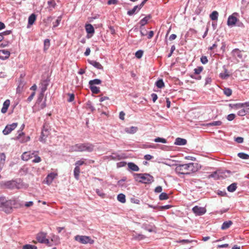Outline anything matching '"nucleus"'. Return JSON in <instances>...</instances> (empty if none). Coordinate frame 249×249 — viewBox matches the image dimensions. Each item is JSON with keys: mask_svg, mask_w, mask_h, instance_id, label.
Segmentation results:
<instances>
[{"mask_svg": "<svg viewBox=\"0 0 249 249\" xmlns=\"http://www.w3.org/2000/svg\"><path fill=\"white\" fill-rule=\"evenodd\" d=\"M16 201L14 199L7 200L4 196H0V211L10 213L12 211L13 207L16 205Z\"/></svg>", "mask_w": 249, "mask_h": 249, "instance_id": "f257e3e1", "label": "nucleus"}, {"mask_svg": "<svg viewBox=\"0 0 249 249\" xmlns=\"http://www.w3.org/2000/svg\"><path fill=\"white\" fill-rule=\"evenodd\" d=\"M94 146L93 144L86 142L84 143H77L71 146L70 149L73 152H91L93 151Z\"/></svg>", "mask_w": 249, "mask_h": 249, "instance_id": "f03ea898", "label": "nucleus"}, {"mask_svg": "<svg viewBox=\"0 0 249 249\" xmlns=\"http://www.w3.org/2000/svg\"><path fill=\"white\" fill-rule=\"evenodd\" d=\"M133 176L135 181L141 183L151 184L154 181V177L148 173H134Z\"/></svg>", "mask_w": 249, "mask_h": 249, "instance_id": "7ed1b4c3", "label": "nucleus"}, {"mask_svg": "<svg viewBox=\"0 0 249 249\" xmlns=\"http://www.w3.org/2000/svg\"><path fill=\"white\" fill-rule=\"evenodd\" d=\"M176 167L175 169L176 173L178 175H189L188 171V163L176 164Z\"/></svg>", "mask_w": 249, "mask_h": 249, "instance_id": "20e7f679", "label": "nucleus"}, {"mask_svg": "<svg viewBox=\"0 0 249 249\" xmlns=\"http://www.w3.org/2000/svg\"><path fill=\"white\" fill-rule=\"evenodd\" d=\"M1 186L3 188L9 189H14L15 188L18 189L19 183H18L17 180H11L9 181H6L4 182H2Z\"/></svg>", "mask_w": 249, "mask_h": 249, "instance_id": "39448f33", "label": "nucleus"}, {"mask_svg": "<svg viewBox=\"0 0 249 249\" xmlns=\"http://www.w3.org/2000/svg\"><path fill=\"white\" fill-rule=\"evenodd\" d=\"M74 239L83 244L88 243L92 244L94 243V240L91 239V238L88 236L77 235L74 237Z\"/></svg>", "mask_w": 249, "mask_h": 249, "instance_id": "423d86ee", "label": "nucleus"}, {"mask_svg": "<svg viewBox=\"0 0 249 249\" xmlns=\"http://www.w3.org/2000/svg\"><path fill=\"white\" fill-rule=\"evenodd\" d=\"M238 16L237 13H233L232 15H230L227 20V25L229 27H233L235 26L236 23L237 21V16Z\"/></svg>", "mask_w": 249, "mask_h": 249, "instance_id": "0eeeda50", "label": "nucleus"}, {"mask_svg": "<svg viewBox=\"0 0 249 249\" xmlns=\"http://www.w3.org/2000/svg\"><path fill=\"white\" fill-rule=\"evenodd\" d=\"M47 233L43 232H40L36 235V240L42 244H49V240L46 238Z\"/></svg>", "mask_w": 249, "mask_h": 249, "instance_id": "6e6552de", "label": "nucleus"}, {"mask_svg": "<svg viewBox=\"0 0 249 249\" xmlns=\"http://www.w3.org/2000/svg\"><path fill=\"white\" fill-rule=\"evenodd\" d=\"M49 135V131L48 128V126H46V125L44 124L42 129V132L39 138V141L43 143H45L46 142V139Z\"/></svg>", "mask_w": 249, "mask_h": 249, "instance_id": "1a4fd4ad", "label": "nucleus"}, {"mask_svg": "<svg viewBox=\"0 0 249 249\" xmlns=\"http://www.w3.org/2000/svg\"><path fill=\"white\" fill-rule=\"evenodd\" d=\"M151 18V16L150 15L145 17L142 19L139 22V24L141 25L140 26V33L142 36H146V33H143L142 30L144 29L143 27L147 23L148 20Z\"/></svg>", "mask_w": 249, "mask_h": 249, "instance_id": "9d476101", "label": "nucleus"}, {"mask_svg": "<svg viewBox=\"0 0 249 249\" xmlns=\"http://www.w3.org/2000/svg\"><path fill=\"white\" fill-rule=\"evenodd\" d=\"M17 125L18 123H17L7 125L2 131L3 134L5 135L9 134L17 127Z\"/></svg>", "mask_w": 249, "mask_h": 249, "instance_id": "9b49d317", "label": "nucleus"}, {"mask_svg": "<svg viewBox=\"0 0 249 249\" xmlns=\"http://www.w3.org/2000/svg\"><path fill=\"white\" fill-rule=\"evenodd\" d=\"M192 211L196 215L198 216L202 215L206 212V210L205 208L197 206L194 207L192 209Z\"/></svg>", "mask_w": 249, "mask_h": 249, "instance_id": "f8f14e48", "label": "nucleus"}, {"mask_svg": "<svg viewBox=\"0 0 249 249\" xmlns=\"http://www.w3.org/2000/svg\"><path fill=\"white\" fill-rule=\"evenodd\" d=\"M38 153L37 151H34L33 152H25L21 156V159L25 161H27L30 159L33 158L34 154H36Z\"/></svg>", "mask_w": 249, "mask_h": 249, "instance_id": "ddd939ff", "label": "nucleus"}, {"mask_svg": "<svg viewBox=\"0 0 249 249\" xmlns=\"http://www.w3.org/2000/svg\"><path fill=\"white\" fill-rule=\"evenodd\" d=\"M142 228L150 232H152L155 231L154 229H156V227L153 224H147L144 223L142 225Z\"/></svg>", "mask_w": 249, "mask_h": 249, "instance_id": "4468645a", "label": "nucleus"}, {"mask_svg": "<svg viewBox=\"0 0 249 249\" xmlns=\"http://www.w3.org/2000/svg\"><path fill=\"white\" fill-rule=\"evenodd\" d=\"M10 53L7 50H0V59L1 60H5L10 56Z\"/></svg>", "mask_w": 249, "mask_h": 249, "instance_id": "2eb2a0df", "label": "nucleus"}, {"mask_svg": "<svg viewBox=\"0 0 249 249\" xmlns=\"http://www.w3.org/2000/svg\"><path fill=\"white\" fill-rule=\"evenodd\" d=\"M189 167H188V171H189V175L192 173L196 172L197 171L198 168L197 163L191 162L188 163Z\"/></svg>", "mask_w": 249, "mask_h": 249, "instance_id": "dca6fc26", "label": "nucleus"}, {"mask_svg": "<svg viewBox=\"0 0 249 249\" xmlns=\"http://www.w3.org/2000/svg\"><path fill=\"white\" fill-rule=\"evenodd\" d=\"M89 64L93 66L94 67L96 68L98 70H103V67L102 65L98 62L95 60H88Z\"/></svg>", "mask_w": 249, "mask_h": 249, "instance_id": "f3484780", "label": "nucleus"}, {"mask_svg": "<svg viewBox=\"0 0 249 249\" xmlns=\"http://www.w3.org/2000/svg\"><path fill=\"white\" fill-rule=\"evenodd\" d=\"M128 168L129 170L132 171L137 172L140 170L139 167L134 162H130L127 163Z\"/></svg>", "mask_w": 249, "mask_h": 249, "instance_id": "a211bd4d", "label": "nucleus"}, {"mask_svg": "<svg viewBox=\"0 0 249 249\" xmlns=\"http://www.w3.org/2000/svg\"><path fill=\"white\" fill-rule=\"evenodd\" d=\"M187 143V140L181 138L176 139L174 144L177 145H184Z\"/></svg>", "mask_w": 249, "mask_h": 249, "instance_id": "6ab92c4d", "label": "nucleus"}, {"mask_svg": "<svg viewBox=\"0 0 249 249\" xmlns=\"http://www.w3.org/2000/svg\"><path fill=\"white\" fill-rule=\"evenodd\" d=\"M10 103V102L9 99H7L4 102L2 107L1 109V113H5L7 112L8 107H9Z\"/></svg>", "mask_w": 249, "mask_h": 249, "instance_id": "aec40b11", "label": "nucleus"}, {"mask_svg": "<svg viewBox=\"0 0 249 249\" xmlns=\"http://www.w3.org/2000/svg\"><path fill=\"white\" fill-rule=\"evenodd\" d=\"M85 29L87 33L89 34L93 35L95 32L93 26L90 24H86Z\"/></svg>", "mask_w": 249, "mask_h": 249, "instance_id": "412c9836", "label": "nucleus"}, {"mask_svg": "<svg viewBox=\"0 0 249 249\" xmlns=\"http://www.w3.org/2000/svg\"><path fill=\"white\" fill-rule=\"evenodd\" d=\"M140 5L141 3L139 5L135 6L131 10L127 11V14L129 16H132L135 13L137 9H138V12L143 6H141V7H140Z\"/></svg>", "mask_w": 249, "mask_h": 249, "instance_id": "4be33fe9", "label": "nucleus"}, {"mask_svg": "<svg viewBox=\"0 0 249 249\" xmlns=\"http://www.w3.org/2000/svg\"><path fill=\"white\" fill-rule=\"evenodd\" d=\"M55 176L56 175L53 173H51L48 175L46 178L47 183L48 184H51L53 180L55 178Z\"/></svg>", "mask_w": 249, "mask_h": 249, "instance_id": "5701e85b", "label": "nucleus"}, {"mask_svg": "<svg viewBox=\"0 0 249 249\" xmlns=\"http://www.w3.org/2000/svg\"><path fill=\"white\" fill-rule=\"evenodd\" d=\"M232 224V222L231 220L224 221L221 227V229L223 230L228 229Z\"/></svg>", "mask_w": 249, "mask_h": 249, "instance_id": "b1692460", "label": "nucleus"}, {"mask_svg": "<svg viewBox=\"0 0 249 249\" xmlns=\"http://www.w3.org/2000/svg\"><path fill=\"white\" fill-rule=\"evenodd\" d=\"M138 129L137 127L132 126L130 127L125 128V131L129 134H134L137 131Z\"/></svg>", "mask_w": 249, "mask_h": 249, "instance_id": "393cba45", "label": "nucleus"}, {"mask_svg": "<svg viewBox=\"0 0 249 249\" xmlns=\"http://www.w3.org/2000/svg\"><path fill=\"white\" fill-rule=\"evenodd\" d=\"M48 86V82L46 80L43 81L41 83L40 86V91L43 93H45V91L47 89V87Z\"/></svg>", "mask_w": 249, "mask_h": 249, "instance_id": "a878e982", "label": "nucleus"}, {"mask_svg": "<svg viewBox=\"0 0 249 249\" xmlns=\"http://www.w3.org/2000/svg\"><path fill=\"white\" fill-rule=\"evenodd\" d=\"M36 16L35 14H32L28 18V25H33L35 21H36Z\"/></svg>", "mask_w": 249, "mask_h": 249, "instance_id": "bb28decb", "label": "nucleus"}, {"mask_svg": "<svg viewBox=\"0 0 249 249\" xmlns=\"http://www.w3.org/2000/svg\"><path fill=\"white\" fill-rule=\"evenodd\" d=\"M102 83V81L99 79H94L90 80L89 82V86H95V85H100Z\"/></svg>", "mask_w": 249, "mask_h": 249, "instance_id": "cd10ccee", "label": "nucleus"}, {"mask_svg": "<svg viewBox=\"0 0 249 249\" xmlns=\"http://www.w3.org/2000/svg\"><path fill=\"white\" fill-rule=\"evenodd\" d=\"M80 173V167H78V166H75V167L74 169V171H73V174H74V178L76 180H78L79 178Z\"/></svg>", "mask_w": 249, "mask_h": 249, "instance_id": "c85d7f7f", "label": "nucleus"}, {"mask_svg": "<svg viewBox=\"0 0 249 249\" xmlns=\"http://www.w3.org/2000/svg\"><path fill=\"white\" fill-rule=\"evenodd\" d=\"M232 53L234 56H236L239 58L242 57L241 52L238 49H235L232 50Z\"/></svg>", "mask_w": 249, "mask_h": 249, "instance_id": "c756f323", "label": "nucleus"}, {"mask_svg": "<svg viewBox=\"0 0 249 249\" xmlns=\"http://www.w3.org/2000/svg\"><path fill=\"white\" fill-rule=\"evenodd\" d=\"M155 85L159 89H162L164 86V83L162 79H158L155 83Z\"/></svg>", "mask_w": 249, "mask_h": 249, "instance_id": "7c9ffc66", "label": "nucleus"}, {"mask_svg": "<svg viewBox=\"0 0 249 249\" xmlns=\"http://www.w3.org/2000/svg\"><path fill=\"white\" fill-rule=\"evenodd\" d=\"M237 188V184L236 183H233L227 187V190L229 192H234Z\"/></svg>", "mask_w": 249, "mask_h": 249, "instance_id": "2f4dec72", "label": "nucleus"}, {"mask_svg": "<svg viewBox=\"0 0 249 249\" xmlns=\"http://www.w3.org/2000/svg\"><path fill=\"white\" fill-rule=\"evenodd\" d=\"M218 17V13L213 11L210 15V18L212 20H217Z\"/></svg>", "mask_w": 249, "mask_h": 249, "instance_id": "473e14b6", "label": "nucleus"}, {"mask_svg": "<svg viewBox=\"0 0 249 249\" xmlns=\"http://www.w3.org/2000/svg\"><path fill=\"white\" fill-rule=\"evenodd\" d=\"M117 200L121 202V203H124L126 201V199H125V196L123 194H119L118 196H117Z\"/></svg>", "mask_w": 249, "mask_h": 249, "instance_id": "72a5a7b5", "label": "nucleus"}, {"mask_svg": "<svg viewBox=\"0 0 249 249\" xmlns=\"http://www.w3.org/2000/svg\"><path fill=\"white\" fill-rule=\"evenodd\" d=\"M222 122L220 121H213L206 124L207 126H219L222 124Z\"/></svg>", "mask_w": 249, "mask_h": 249, "instance_id": "f704fd0d", "label": "nucleus"}, {"mask_svg": "<svg viewBox=\"0 0 249 249\" xmlns=\"http://www.w3.org/2000/svg\"><path fill=\"white\" fill-rule=\"evenodd\" d=\"M0 168H2V166L4 165V162L5 161L6 156L4 153H1L0 154Z\"/></svg>", "mask_w": 249, "mask_h": 249, "instance_id": "c9c22d12", "label": "nucleus"}, {"mask_svg": "<svg viewBox=\"0 0 249 249\" xmlns=\"http://www.w3.org/2000/svg\"><path fill=\"white\" fill-rule=\"evenodd\" d=\"M89 88L92 93L98 94L100 91L99 88L96 86H89Z\"/></svg>", "mask_w": 249, "mask_h": 249, "instance_id": "e433bc0d", "label": "nucleus"}, {"mask_svg": "<svg viewBox=\"0 0 249 249\" xmlns=\"http://www.w3.org/2000/svg\"><path fill=\"white\" fill-rule=\"evenodd\" d=\"M237 156H238V157H239L240 158L242 159H244V160L249 159V155H248L246 153H243V152L239 153L237 154Z\"/></svg>", "mask_w": 249, "mask_h": 249, "instance_id": "4c0bfd02", "label": "nucleus"}, {"mask_svg": "<svg viewBox=\"0 0 249 249\" xmlns=\"http://www.w3.org/2000/svg\"><path fill=\"white\" fill-rule=\"evenodd\" d=\"M169 198L168 194L166 193H161L159 196V199L160 200H167Z\"/></svg>", "mask_w": 249, "mask_h": 249, "instance_id": "58836bf2", "label": "nucleus"}, {"mask_svg": "<svg viewBox=\"0 0 249 249\" xmlns=\"http://www.w3.org/2000/svg\"><path fill=\"white\" fill-rule=\"evenodd\" d=\"M126 180V177H124L123 178H122L121 179L119 180L118 182H117V185L120 186V187H126V185H124L123 183L124 182L125 180Z\"/></svg>", "mask_w": 249, "mask_h": 249, "instance_id": "ea45409f", "label": "nucleus"}, {"mask_svg": "<svg viewBox=\"0 0 249 249\" xmlns=\"http://www.w3.org/2000/svg\"><path fill=\"white\" fill-rule=\"evenodd\" d=\"M24 86V83L23 81H20L18 85V87L17 88V92L18 93L20 92L23 89V88Z\"/></svg>", "mask_w": 249, "mask_h": 249, "instance_id": "a19ab883", "label": "nucleus"}, {"mask_svg": "<svg viewBox=\"0 0 249 249\" xmlns=\"http://www.w3.org/2000/svg\"><path fill=\"white\" fill-rule=\"evenodd\" d=\"M223 92L224 94L226 95L227 96H230L232 94V90L228 88H224Z\"/></svg>", "mask_w": 249, "mask_h": 249, "instance_id": "79ce46f5", "label": "nucleus"}, {"mask_svg": "<svg viewBox=\"0 0 249 249\" xmlns=\"http://www.w3.org/2000/svg\"><path fill=\"white\" fill-rule=\"evenodd\" d=\"M37 154H34L33 156L34 159L32 160V162L34 163H38L41 161V160L40 157L37 155Z\"/></svg>", "mask_w": 249, "mask_h": 249, "instance_id": "37998d69", "label": "nucleus"}, {"mask_svg": "<svg viewBox=\"0 0 249 249\" xmlns=\"http://www.w3.org/2000/svg\"><path fill=\"white\" fill-rule=\"evenodd\" d=\"M154 141L155 142H161L163 143H166L167 142V140L165 139L160 137L155 138L154 140Z\"/></svg>", "mask_w": 249, "mask_h": 249, "instance_id": "c03bdc74", "label": "nucleus"}, {"mask_svg": "<svg viewBox=\"0 0 249 249\" xmlns=\"http://www.w3.org/2000/svg\"><path fill=\"white\" fill-rule=\"evenodd\" d=\"M37 249V248L36 246L35 245H31V244H26L22 247V249Z\"/></svg>", "mask_w": 249, "mask_h": 249, "instance_id": "a18cd8bd", "label": "nucleus"}, {"mask_svg": "<svg viewBox=\"0 0 249 249\" xmlns=\"http://www.w3.org/2000/svg\"><path fill=\"white\" fill-rule=\"evenodd\" d=\"M61 20V16L58 17L57 19H56V20L53 22V27L55 28V27H57L59 25Z\"/></svg>", "mask_w": 249, "mask_h": 249, "instance_id": "49530a36", "label": "nucleus"}, {"mask_svg": "<svg viewBox=\"0 0 249 249\" xmlns=\"http://www.w3.org/2000/svg\"><path fill=\"white\" fill-rule=\"evenodd\" d=\"M44 50H47L50 46V41L49 39H45L44 41Z\"/></svg>", "mask_w": 249, "mask_h": 249, "instance_id": "de8ad7c7", "label": "nucleus"}, {"mask_svg": "<svg viewBox=\"0 0 249 249\" xmlns=\"http://www.w3.org/2000/svg\"><path fill=\"white\" fill-rule=\"evenodd\" d=\"M143 53V51L142 50H139L136 52L135 56L137 58H139V59L141 58L142 56Z\"/></svg>", "mask_w": 249, "mask_h": 249, "instance_id": "09e8293b", "label": "nucleus"}, {"mask_svg": "<svg viewBox=\"0 0 249 249\" xmlns=\"http://www.w3.org/2000/svg\"><path fill=\"white\" fill-rule=\"evenodd\" d=\"M84 159H82L79 160L77 161L75 163V165L76 166H78V167H80V166L83 165L84 164H86L84 161Z\"/></svg>", "mask_w": 249, "mask_h": 249, "instance_id": "8fccbe9b", "label": "nucleus"}, {"mask_svg": "<svg viewBox=\"0 0 249 249\" xmlns=\"http://www.w3.org/2000/svg\"><path fill=\"white\" fill-rule=\"evenodd\" d=\"M203 70V68L202 66L198 67L197 68L194 69V73L196 74H199Z\"/></svg>", "mask_w": 249, "mask_h": 249, "instance_id": "3c124183", "label": "nucleus"}, {"mask_svg": "<svg viewBox=\"0 0 249 249\" xmlns=\"http://www.w3.org/2000/svg\"><path fill=\"white\" fill-rule=\"evenodd\" d=\"M87 106L88 108H89L92 112L95 110L94 107L92 106L91 102L90 101H89L87 103Z\"/></svg>", "mask_w": 249, "mask_h": 249, "instance_id": "603ef678", "label": "nucleus"}, {"mask_svg": "<svg viewBox=\"0 0 249 249\" xmlns=\"http://www.w3.org/2000/svg\"><path fill=\"white\" fill-rule=\"evenodd\" d=\"M247 114V111L245 109H241L237 112V114L240 116H244Z\"/></svg>", "mask_w": 249, "mask_h": 249, "instance_id": "864d4df0", "label": "nucleus"}, {"mask_svg": "<svg viewBox=\"0 0 249 249\" xmlns=\"http://www.w3.org/2000/svg\"><path fill=\"white\" fill-rule=\"evenodd\" d=\"M200 61L203 64H206L208 63V60L207 56L203 55L200 58Z\"/></svg>", "mask_w": 249, "mask_h": 249, "instance_id": "5fc2aeb1", "label": "nucleus"}, {"mask_svg": "<svg viewBox=\"0 0 249 249\" xmlns=\"http://www.w3.org/2000/svg\"><path fill=\"white\" fill-rule=\"evenodd\" d=\"M9 44H10V42L9 41L4 40L0 44V47L2 48H4L8 46Z\"/></svg>", "mask_w": 249, "mask_h": 249, "instance_id": "6e6d98bb", "label": "nucleus"}, {"mask_svg": "<svg viewBox=\"0 0 249 249\" xmlns=\"http://www.w3.org/2000/svg\"><path fill=\"white\" fill-rule=\"evenodd\" d=\"M126 164V162L122 161L117 163V167L118 168H121L125 166Z\"/></svg>", "mask_w": 249, "mask_h": 249, "instance_id": "4d7b16f0", "label": "nucleus"}, {"mask_svg": "<svg viewBox=\"0 0 249 249\" xmlns=\"http://www.w3.org/2000/svg\"><path fill=\"white\" fill-rule=\"evenodd\" d=\"M112 159L116 160H120L122 159V157L120 155H117L116 154H113V155L111 156Z\"/></svg>", "mask_w": 249, "mask_h": 249, "instance_id": "13d9d810", "label": "nucleus"}, {"mask_svg": "<svg viewBox=\"0 0 249 249\" xmlns=\"http://www.w3.org/2000/svg\"><path fill=\"white\" fill-rule=\"evenodd\" d=\"M44 93L40 92V93L38 95V96L37 100V102L38 103H40L42 101L43 97H44Z\"/></svg>", "mask_w": 249, "mask_h": 249, "instance_id": "bf43d9fd", "label": "nucleus"}, {"mask_svg": "<svg viewBox=\"0 0 249 249\" xmlns=\"http://www.w3.org/2000/svg\"><path fill=\"white\" fill-rule=\"evenodd\" d=\"M235 117V115L233 113H231L227 116V119L229 121H232Z\"/></svg>", "mask_w": 249, "mask_h": 249, "instance_id": "052dcab7", "label": "nucleus"}, {"mask_svg": "<svg viewBox=\"0 0 249 249\" xmlns=\"http://www.w3.org/2000/svg\"><path fill=\"white\" fill-rule=\"evenodd\" d=\"M172 206L170 205H166L164 206H160L159 207L160 210H167L170 209Z\"/></svg>", "mask_w": 249, "mask_h": 249, "instance_id": "680f3d73", "label": "nucleus"}, {"mask_svg": "<svg viewBox=\"0 0 249 249\" xmlns=\"http://www.w3.org/2000/svg\"><path fill=\"white\" fill-rule=\"evenodd\" d=\"M48 4L49 6H52L53 8H54L56 5V3L54 0H50L48 1Z\"/></svg>", "mask_w": 249, "mask_h": 249, "instance_id": "e2e57ef3", "label": "nucleus"}, {"mask_svg": "<svg viewBox=\"0 0 249 249\" xmlns=\"http://www.w3.org/2000/svg\"><path fill=\"white\" fill-rule=\"evenodd\" d=\"M69 98L68 99L69 102H71L74 100V94L73 93H69Z\"/></svg>", "mask_w": 249, "mask_h": 249, "instance_id": "0e129e2a", "label": "nucleus"}, {"mask_svg": "<svg viewBox=\"0 0 249 249\" xmlns=\"http://www.w3.org/2000/svg\"><path fill=\"white\" fill-rule=\"evenodd\" d=\"M162 191V188L160 186L156 187L154 190L155 193H159L161 192Z\"/></svg>", "mask_w": 249, "mask_h": 249, "instance_id": "69168bd1", "label": "nucleus"}, {"mask_svg": "<svg viewBox=\"0 0 249 249\" xmlns=\"http://www.w3.org/2000/svg\"><path fill=\"white\" fill-rule=\"evenodd\" d=\"M35 92L34 91L28 97V98H27V102H30L33 99L34 96L35 95Z\"/></svg>", "mask_w": 249, "mask_h": 249, "instance_id": "338daca9", "label": "nucleus"}, {"mask_svg": "<svg viewBox=\"0 0 249 249\" xmlns=\"http://www.w3.org/2000/svg\"><path fill=\"white\" fill-rule=\"evenodd\" d=\"M235 141L238 143H242L243 142L244 139L242 137H238L235 138Z\"/></svg>", "mask_w": 249, "mask_h": 249, "instance_id": "774afa93", "label": "nucleus"}]
</instances>
